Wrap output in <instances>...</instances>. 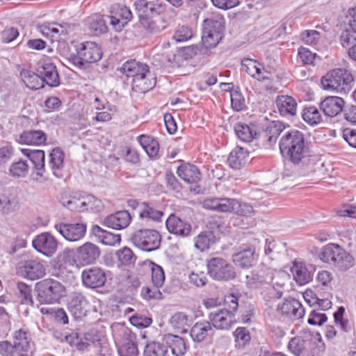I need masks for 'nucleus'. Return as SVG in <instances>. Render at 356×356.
I'll return each instance as SVG.
<instances>
[{
  "instance_id": "obj_20",
  "label": "nucleus",
  "mask_w": 356,
  "mask_h": 356,
  "mask_svg": "<svg viewBox=\"0 0 356 356\" xmlns=\"http://www.w3.org/2000/svg\"><path fill=\"white\" fill-rule=\"evenodd\" d=\"M277 310L280 314L293 319H299L304 315L305 311L300 302L295 298H287L279 303Z\"/></svg>"
},
{
  "instance_id": "obj_53",
  "label": "nucleus",
  "mask_w": 356,
  "mask_h": 356,
  "mask_svg": "<svg viewBox=\"0 0 356 356\" xmlns=\"http://www.w3.org/2000/svg\"><path fill=\"white\" fill-rule=\"evenodd\" d=\"M232 108L236 111L245 108V100L242 93L236 90L230 92Z\"/></svg>"
},
{
  "instance_id": "obj_33",
  "label": "nucleus",
  "mask_w": 356,
  "mask_h": 356,
  "mask_svg": "<svg viewBox=\"0 0 356 356\" xmlns=\"http://www.w3.org/2000/svg\"><path fill=\"white\" fill-rule=\"evenodd\" d=\"M22 152L33 163L34 168L38 171L37 175L42 176L44 172V152L41 149H23Z\"/></svg>"
},
{
  "instance_id": "obj_35",
  "label": "nucleus",
  "mask_w": 356,
  "mask_h": 356,
  "mask_svg": "<svg viewBox=\"0 0 356 356\" xmlns=\"http://www.w3.org/2000/svg\"><path fill=\"white\" fill-rule=\"evenodd\" d=\"M234 131L238 138L246 143L251 142L259 134L255 125H248L241 122H238L235 124Z\"/></svg>"
},
{
  "instance_id": "obj_34",
  "label": "nucleus",
  "mask_w": 356,
  "mask_h": 356,
  "mask_svg": "<svg viewBox=\"0 0 356 356\" xmlns=\"http://www.w3.org/2000/svg\"><path fill=\"white\" fill-rule=\"evenodd\" d=\"M47 136L41 130H30L24 131L18 139L19 143L26 145H40L45 143Z\"/></svg>"
},
{
  "instance_id": "obj_54",
  "label": "nucleus",
  "mask_w": 356,
  "mask_h": 356,
  "mask_svg": "<svg viewBox=\"0 0 356 356\" xmlns=\"http://www.w3.org/2000/svg\"><path fill=\"white\" fill-rule=\"evenodd\" d=\"M345 309L343 307L338 308L337 311L334 314L335 323L345 332H348L352 329L350 323L347 319L343 318Z\"/></svg>"
},
{
  "instance_id": "obj_1",
  "label": "nucleus",
  "mask_w": 356,
  "mask_h": 356,
  "mask_svg": "<svg viewBox=\"0 0 356 356\" xmlns=\"http://www.w3.org/2000/svg\"><path fill=\"white\" fill-rule=\"evenodd\" d=\"M279 147L282 156L294 164L303 162L309 155L304 134L296 129L287 131L282 136Z\"/></svg>"
},
{
  "instance_id": "obj_7",
  "label": "nucleus",
  "mask_w": 356,
  "mask_h": 356,
  "mask_svg": "<svg viewBox=\"0 0 356 356\" xmlns=\"http://www.w3.org/2000/svg\"><path fill=\"white\" fill-rule=\"evenodd\" d=\"M38 299L42 304H52L65 296V286L54 279H45L37 284Z\"/></svg>"
},
{
  "instance_id": "obj_36",
  "label": "nucleus",
  "mask_w": 356,
  "mask_h": 356,
  "mask_svg": "<svg viewBox=\"0 0 356 356\" xmlns=\"http://www.w3.org/2000/svg\"><path fill=\"white\" fill-rule=\"evenodd\" d=\"M248 156L249 153L246 149L236 147L229 154L228 158L229 166L234 169H240L247 163Z\"/></svg>"
},
{
  "instance_id": "obj_14",
  "label": "nucleus",
  "mask_w": 356,
  "mask_h": 356,
  "mask_svg": "<svg viewBox=\"0 0 356 356\" xmlns=\"http://www.w3.org/2000/svg\"><path fill=\"white\" fill-rule=\"evenodd\" d=\"M33 248L40 253L51 257L57 250L58 241L56 238L49 232L38 234L33 240Z\"/></svg>"
},
{
  "instance_id": "obj_51",
  "label": "nucleus",
  "mask_w": 356,
  "mask_h": 356,
  "mask_svg": "<svg viewBox=\"0 0 356 356\" xmlns=\"http://www.w3.org/2000/svg\"><path fill=\"white\" fill-rule=\"evenodd\" d=\"M49 165L53 170L61 169L63 166L65 154L59 147L52 149L49 154Z\"/></svg>"
},
{
  "instance_id": "obj_12",
  "label": "nucleus",
  "mask_w": 356,
  "mask_h": 356,
  "mask_svg": "<svg viewBox=\"0 0 356 356\" xmlns=\"http://www.w3.org/2000/svg\"><path fill=\"white\" fill-rule=\"evenodd\" d=\"M58 232L66 240L77 241L83 238L86 233L87 226L84 223H58L54 225Z\"/></svg>"
},
{
  "instance_id": "obj_27",
  "label": "nucleus",
  "mask_w": 356,
  "mask_h": 356,
  "mask_svg": "<svg viewBox=\"0 0 356 356\" xmlns=\"http://www.w3.org/2000/svg\"><path fill=\"white\" fill-rule=\"evenodd\" d=\"M275 104L279 113L283 117L294 116L297 112L296 100L289 95H279Z\"/></svg>"
},
{
  "instance_id": "obj_21",
  "label": "nucleus",
  "mask_w": 356,
  "mask_h": 356,
  "mask_svg": "<svg viewBox=\"0 0 356 356\" xmlns=\"http://www.w3.org/2000/svg\"><path fill=\"white\" fill-rule=\"evenodd\" d=\"M131 221V214L125 210L118 211L107 216L103 221V225L114 229H123L127 228Z\"/></svg>"
},
{
  "instance_id": "obj_2",
  "label": "nucleus",
  "mask_w": 356,
  "mask_h": 356,
  "mask_svg": "<svg viewBox=\"0 0 356 356\" xmlns=\"http://www.w3.org/2000/svg\"><path fill=\"white\" fill-rule=\"evenodd\" d=\"M120 71L132 78V88L138 92H146L156 85L154 74L147 64L131 60L125 62Z\"/></svg>"
},
{
  "instance_id": "obj_25",
  "label": "nucleus",
  "mask_w": 356,
  "mask_h": 356,
  "mask_svg": "<svg viewBox=\"0 0 356 356\" xmlns=\"http://www.w3.org/2000/svg\"><path fill=\"white\" fill-rule=\"evenodd\" d=\"M99 248L94 243L86 242L77 249V258L84 265L93 263L99 256Z\"/></svg>"
},
{
  "instance_id": "obj_31",
  "label": "nucleus",
  "mask_w": 356,
  "mask_h": 356,
  "mask_svg": "<svg viewBox=\"0 0 356 356\" xmlns=\"http://www.w3.org/2000/svg\"><path fill=\"white\" fill-rule=\"evenodd\" d=\"M177 173L181 179L189 184H197L201 178L199 169L190 163L181 165L178 167Z\"/></svg>"
},
{
  "instance_id": "obj_17",
  "label": "nucleus",
  "mask_w": 356,
  "mask_h": 356,
  "mask_svg": "<svg viewBox=\"0 0 356 356\" xmlns=\"http://www.w3.org/2000/svg\"><path fill=\"white\" fill-rule=\"evenodd\" d=\"M88 302L81 293H74L67 302V309L75 319L84 317L88 312Z\"/></svg>"
},
{
  "instance_id": "obj_10",
  "label": "nucleus",
  "mask_w": 356,
  "mask_h": 356,
  "mask_svg": "<svg viewBox=\"0 0 356 356\" xmlns=\"http://www.w3.org/2000/svg\"><path fill=\"white\" fill-rule=\"evenodd\" d=\"M208 274L218 281H228L236 277L234 266L222 257H212L207 261Z\"/></svg>"
},
{
  "instance_id": "obj_23",
  "label": "nucleus",
  "mask_w": 356,
  "mask_h": 356,
  "mask_svg": "<svg viewBox=\"0 0 356 356\" xmlns=\"http://www.w3.org/2000/svg\"><path fill=\"white\" fill-rule=\"evenodd\" d=\"M209 322L217 329H228L234 322V314L232 312L223 309L212 312L209 316Z\"/></svg>"
},
{
  "instance_id": "obj_19",
  "label": "nucleus",
  "mask_w": 356,
  "mask_h": 356,
  "mask_svg": "<svg viewBox=\"0 0 356 356\" xmlns=\"http://www.w3.org/2000/svg\"><path fill=\"white\" fill-rule=\"evenodd\" d=\"M38 72L43 83H45L50 87L59 86L60 79L56 67L50 60H44L38 67Z\"/></svg>"
},
{
  "instance_id": "obj_60",
  "label": "nucleus",
  "mask_w": 356,
  "mask_h": 356,
  "mask_svg": "<svg viewBox=\"0 0 356 356\" xmlns=\"http://www.w3.org/2000/svg\"><path fill=\"white\" fill-rule=\"evenodd\" d=\"M236 346L241 347L250 340L248 330L245 327H238L234 332Z\"/></svg>"
},
{
  "instance_id": "obj_61",
  "label": "nucleus",
  "mask_w": 356,
  "mask_h": 356,
  "mask_svg": "<svg viewBox=\"0 0 356 356\" xmlns=\"http://www.w3.org/2000/svg\"><path fill=\"white\" fill-rule=\"evenodd\" d=\"M298 54L302 63L305 65L312 64L316 55L315 53L312 52L309 49L303 47H300L298 49Z\"/></svg>"
},
{
  "instance_id": "obj_22",
  "label": "nucleus",
  "mask_w": 356,
  "mask_h": 356,
  "mask_svg": "<svg viewBox=\"0 0 356 356\" xmlns=\"http://www.w3.org/2000/svg\"><path fill=\"white\" fill-rule=\"evenodd\" d=\"M241 65L244 71L259 81L270 79L269 72L265 70L263 65L256 60L245 58L242 60Z\"/></svg>"
},
{
  "instance_id": "obj_30",
  "label": "nucleus",
  "mask_w": 356,
  "mask_h": 356,
  "mask_svg": "<svg viewBox=\"0 0 356 356\" xmlns=\"http://www.w3.org/2000/svg\"><path fill=\"white\" fill-rule=\"evenodd\" d=\"M165 224L168 230L177 235L185 236L191 232V225L173 214L168 217Z\"/></svg>"
},
{
  "instance_id": "obj_24",
  "label": "nucleus",
  "mask_w": 356,
  "mask_h": 356,
  "mask_svg": "<svg viewBox=\"0 0 356 356\" xmlns=\"http://www.w3.org/2000/svg\"><path fill=\"white\" fill-rule=\"evenodd\" d=\"M254 252V245H244L238 252L233 255V261L241 268H250L255 262Z\"/></svg>"
},
{
  "instance_id": "obj_57",
  "label": "nucleus",
  "mask_w": 356,
  "mask_h": 356,
  "mask_svg": "<svg viewBox=\"0 0 356 356\" xmlns=\"http://www.w3.org/2000/svg\"><path fill=\"white\" fill-rule=\"evenodd\" d=\"M17 287L22 297V303L33 305V301L31 296V288L24 283H19Z\"/></svg>"
},
{
  "instance_id": "obj_58",
  "label": "nucleus",
  "mask_w": 356,
  "mask_h": 356,
  "mask_svg": "<svg viewBox=\"0 0 356 356\" xmlns=\"http://www.w3.org/2000/svg\"><path fill=\"white\" fill-rule=\"evenodd\" d=\"M159 288V287L156 286L153 288L149 286H144L141 289L140 295L143 298L147 300L152 299H161L162 298V293Z\"/></svg>"
},
{
  "instance_id": "obj_13",
  "label": "nucleus",
  "mask_w": 356,
  "mask_h": 356,
  "mask_svg": "<svg viewBox=\"0 0 356 356\" xmlns=\"http://www.w3.org/2000/svg\"><path fill=\"white\" fill-rule=\"evenodd\" d=\"M202 207L205 209L216 211L218 212H234L240 215H246L251 212V208L247 206L245 202H227L220 204L219 202H202Z\"/></svg>"
},
{
  "instance_id": "obj_50",
  "label": "nucleus",
  "mask_w": 356,
  "mask_h": 356,
  "mask_svg": "<svg viewBox=\"0 0 356 356\" xmlns=\"http://www.w3.org/2000/svg\"><path fill=\"white\" fill-rule=\"evenodd\" d=\"M28 172L29 165L22 160L13 163L9 168L10 175L15 178L25 177Z\"/></svg>"
},
{
  "instance_id": "obj_9",
  "label": "nucleus",
  "mask_w": 356,
  "mask_h": 356,
  "mask_svg": "<svg viewBox=\"0 0 356 356\" xmlns=\"http://www.w3.org/2000/svg\"><path fill=\"white\" fill-rule=\"evenodd\" d=\"M130 240L138 248L146 252H151L159 248L161 236L154 229H141L135 231L131 234Z\"/></svg>"
},
{
  "instance_id": "obj_48",
  "label": "nucleus",
  "mask_w": 356,
  "mask_h": 356,
  "mask_svg": "<svg viewBox=\"0 0 356 356\" xmlns=\"http://www.w3.org/2000/svg\"><path fill=\"white\" fill-rule=\"evenodd\" d=\"M167 352V346L152 341L147 344L144 350V356H165Z\"/></svg>"
},
{
  "instance_id": "obj_28",
  "label": "nucleus",
  "mask_w": 356,
  "mask_h": 356,
  "mask_svg": "<svg viewBox=\"0 0 356 356\" xmlns=\"http://www.w3.org/2000/svg\"><path fill=\"white\" fill-rule=\"evenodd\" d=\"M291 272L294 280L300 285L306 284L312 280V271L301 261H294L291 267Z\"/></svg>"
},
{
  "instance_id": "obj_5",
  "label": "nucleus",
  "mask_w": 356,
  "mask_h": 356,
  "mask_svg": "<svg viewBox=\"0 0 356 356\" xmlns=\"http://www.w3.org/2000/svg\"><path fill=\"white\" fill-rule=\"evenodd\" d=\"M319 258L323 262L334 265L340 270H346L355 264L353 257L335 243H328L323 246Z\"/></svg>"
},
{
  "instance_id": "obj_45",
  "label": "nucleus",
  "mask_w": 356,
  "mask_h": 356,
  "mask_svg": "<svg viewBox=\"0 0 356 356\" xmlns=\"http://www.w3.org/2000/svg\"><path fill=\"white\" fill-rule=\"evenodd\" d=\"M144 265L151 270L152 282L154 286L161 287L165 281V275L163 268L151 261H145Z\"/></svg>"
},
{
  "instance_id": "obj_44",
  "label": "nucleus",
  "mask_w": 356,
  "mask_h": 356,
  "mask_svg": "<svg viewBox=\"0 0 356 356\" xmlns=\"http://www.w3.org/2000/svg\"><path fill=\"white\" fill-rule=\"evenodd\" d=\"M216 241V236L213 232H201L195 238V246L200 251H204L209 249L211 245L214 244Z\"/></svg>"
},
{
  "instance_id": "obj_32",
  "label": "nucleus",
  "mask_w": 356,
  "mask_h": 356,
  "mask_svg": "<svg viewBox=\"0 0 356 356\" xmlns=\"http://www.w3.org/2000/svg\"><path fill=\"white\" fill-rule=\"evenodd\" d=\"M88 30L94 35H99L107 31L105 15L94 14L86 19Z\"/></svg>"
},
{
  "instance_id": "obj_39",
  "label": "nucleus",
  "mask_w": 356,
  "mask_h": 356,
  "mask_svg": "<svg viewBox=\"0 0 356 356\" xmlns=\"http://www.w3.org/2000/svg\"><path fill=\"white\" fill-rule=\"evenodd\" d=\"M67 204L63 205L70 210L76 209L74 204L76 202H66ZM104 209V205L102 202H81L78 207L77 210L79 212L88 211L92 213H98L102 211Z\"/></svg>"
},
{
  "instance_id": "obj_63",
  "label": "nucleus",
  "mask_w": 356,
  "mask_h": 356,
  "mask_svg": "<svg viewBox=\"0 0 356 356\" xmlns=\"http://www.w3.org/2000/svg\"><path fill=\"white\" fill-rule=\"evenodd\" d=\"M301 38L307 44H316L320 38V33L315 30H307L302 33Z\"/></svg>"
},
{
  "instance_id": "obj_42",
  "label": "nucleus",
  "mask_w": 356,
  "mask_h": 356,
  "mask_svg": "<svg viewBox=\"0 0 356 356\" xmlns=\"http://www.w3.org/2000/svg\"><path fill=\"white\" fill-rule=\"evenodd\" d=\"M20 76L26 86L31 90H38L44 86V83L39 73L23 70Z\"/></svg>"
},
{
  "instance_id": "obj_4",
  "label": "nucleus",
  "mask_w": 356,
  "mask_h": 356,
  "mask_svg": "<svg viewBox=\"0 0 356 356\" xmlns=\"http://www.w3.org/2000/svg\"><path fill=\"white\" fill-rule=\"evenodd\" d=\"M353 82L352 74L343 68L330 70L321 80L324 90L335 91L340 94H347L352 89Z\"/></svg>"
},
{
  "instance_id": "obj_52",
  "label": "nucleus",
  "mask_w": 356,
  "mask_h": 356,
  "mask_svg": "<svg viewBox=\"0 0 356 356\" xmlns=\"http://www.w3.org/2000/svg\"><path fill=\"white\" fill-rule=\"evenodd\" d=\"M117 257L121 264L124 266L134 264L136 260V257L132 250L127 247L118 250L117 252Z\"/></svg>"
},
{
  "instance_id": "obj_62",
  "label": "nucleus",
  "mask_w": 356,
  "mask_h": 356,
  "mask_svg": "<svg viewBox=\"0 0 356 356\" xmlns=\"http://www.w3.org/2000/svg\"><path fill=\"white\" fill-rule=\"evenodd\" d=\"M264 298L266 300L279 299L282 296V291L280 289H277L275 285H268L262 292Z\"/></svg>"
},
{
  "instance_id": "obj_26",
  "label": "nucleus",
  "mask_w": 356,
  "mask_h": 356,
  "mask_svg": "<svg viewBox=\"0 0 356 356\" xmlns=\"http://www.w3.org/2000/svg\"><path fill=\"white\" fill-rule=\"evenodd\" d=\"M343 106L344 101L342 98L330 96L321 102L320 108L326 116L334 117L343 110Z\"/></svg>"
},
{
  "instance_id": "obj_18",
  "label": "nucleus",
  "mask_w": 356,
  "mask_h": 356,
  "mask_svg": "<svg viewBox=\"0 0 356 356\" xmlns=\"http://www.w3.org/2000/svg\"><path fill=\"white\" fill-rule=\"evenodd\" d=\"M83 284L88 288H97L103 286L106 280L105 273L98 267L88 268L82 271Z\"/></svg>"
},
{
  "instance_id": "obj_15",
  "label": "nucleus",
  "mask_w": 356,
  "mask_h": 356,
  "mask_svg": "<svg viewBox=\"0 0 356 356\" xmlns=\"http://www.w3.org/2000/svg\"><path fill=\"white\" fill-rule=\"evenodd\" d=\"M134 6L139 13V17L159 15L163 13L165 4L161 0H136Z\"/></svg>"
},
{
  "instance_id": "obj_49",
  "label": "nucleus",
  "mask_w": 356,
  "mask_h": 356,
  "mask_svg": "<svg viewBox=\"0 0 356 356\" xmlns=\"http://www.w3.org/2000/svg\"><path fill=\"white\" fill-rule=\"evenodd\" d=\"M138 212L140 218H146L154 220H160L163 216V213L161 211L154 209L145 202L141 203Z\"/></svg>"
},
{
  "instance_id": "obj_59",
  "label": "nucleus",
  "mask_w": 356,
  "mask_h": 356,
  "mask_svg": "<svg viewBox=\"0 0 356 356\" xmlns=\"http://www.w3.org/2000/svg\"><path fill=\"white\" fill-rule=\"evenodd\" d=\"M188 279L191 284L197 287L204 286L208 281L207 275L203 271L192 272L190 273Z\"/></svg>"
},
{
  "instance_id": "obj_11",
  "label": "nucleus",
  "mask_w": 356,
  "mask_h": 356,
  "mask_svg": "<svg viewBox=\"0 0 356 356\" xmlns=\"http://www.w3.org/2000/svg\"><path fill=\"white\" fill-rule=\"evenodd\" d=\"M17 273L26 279L35 280L44 276L46 268L44 261L38 259H29L22 261L18 264Z\"/></svg>"
},
{
  "instance_id": "obj_41",
  "label": "nucleus",
  "mask_w": 356,
  "mask_h": 356,
  "mask_svg": "<svg viewBox=\"0 0 356 356\" xmlns=\"http://www.w3.org/2000/svg\"><path fill=\"white\" fill-rule=\"evenodd\" d=\"M169 323L177 332L183 333L187 332L191 325V319L184 312H177L171 316Z\"/></svg>"
},
{
  "instance_id": "obj_37",
  "label": "nucleus",
  "mask_w": 356,
  "mask_h": 356,
  "mask_svg": "<svg viewBox=\"0 0 356 356\" xmlns=\"http://www.w3.org/2000/svg\"><path fill=\"white\" fill-rule=\"evenodd\" d=\"M213 330L209 321L197 322L191 329L190 334L194 341H202Z\"/></svg>"
},
{
  "instance_id": "obj_29",
  "label": "nucleus",
  "mask_w": 356,
  "mask_h": 356,
  "mask_svg": "<svg viewBox=\"0 0 356 356\" xmlns=\"http://www.w3.org/2000/svg\"><path fill=\"white\" fill-rule=\"evenodd\" d=\"M91 231L98 241L106 245L115 246L120 244V234L108 232L97 225L92 226Z\"/></svg>"
},
{
  "instance_id": "obj_6",
  "label": "nucleus",
  "mask_w": 356,
  "mask_h": 356,
  "mask_svg": "<svg viewBox=\"0 0 356 356\" xmlns=\"http://www.w3.org/2000/svg\"><path fill=\"white\" fill-rule=\"evenodd\" d=\"M102 56V49L95 42H86L80 44L76 54L70 56L68 60L74 66L84 69L88 64L99 61Z\"/></svg>"
},
{
  "instance_id": "obj_56",
  "label": "nucleus",
  "mask_w": 356,
  "mask_h": 356,
  "mask_svg": "<svg viewBox=\"0 0 356 356\" xmlns=\"http://www.w3.org/2000/svg\"><path fill=\"white\" fill-rule=\"evenodd\" d=\"M193 35L191 28L182 26L175 32L173 38L177 42H185L190 40Z\"/></svg>"
},
{
  "instance_id": "obj_64",
  "label": "nucleus",
  "mask_w": 356,
  "mask_h": 356,
  "mask_svg": "<svg viewBox=\"0 0 356 356\" xmlns=\"http://www.w3.org/2000/svg\"><path fill=\"white\" fill-rule=\"evenodd\" d=\"M340 43L343 48L350 50V47L356 43V38L349 31L346 30L342 32L340 36Z\"/></svg>"
},
{
  "instance_id": "obj_38",
  "label": "nucleus",
  "mask_w": 356,
  "mask_h": 356,
  "mask_svg": "<svg viewBox=\"0 0 356 356\" xmlns=\"http://www.w3.org/2000/svg\"><path fill=\"white\" fill-rule=\"evenodd\" d=\"M143 27L151 33H159L165 29V22L159 17H140Z\"/></svg>"
},
{
  "instance_id": "obj_46",
  "label": "nucleus",
  "mask_w": 356,
  "mask_h": 356,
  "mask_svg": "<svg viewBox=\"0 0 356 356\" xmlns=\"http://www.w3.org/2000/svg\"><path fill=\"white\" fill-rule=\"evenodd\" d=\"M138 143L143 149L150 156H156L159 150V143L156 140L145 135H140L137 138Z\"/></svg>"
},
{
  "instance_id": "obj_43",
  "label": "nucleus",
  "mask_w": 356,
  "mask_h": 356,
  "mask_svg": "<svg viewBox=\"0 0 356 356\" xmlns=\"http://www.w3.org/2000/svg\"><path fill=\"white\" fill-rule=\"evenodd\" d=\"M165 341L175 356H182L186 351V346L184 339L179 336L168 334L165 336Z\"/></svg>"
},
{
  "instance_id": "obj_40",
  "label": "nucleus",
  "mask_w": 356,
  "mask_h": 356,
  "mask_svg": "<svg viewBox=\"0 0 356 356\" xmlns=\"http://www.w3.org/2000/svg\"><path fill=\"white\" fill-rule=\"evenodd\" d=\"M286 129L284 124L280 121H273L266 128L264 137L266 138L269 145L275 144L279 136Z\"/></svg>"
},
{
  "instance_id": "obj_3",
  "label": "nucleus",
  "mask_w": 356,
  "mask_h": 356,
  "mask_svg": "<svg viewBox=\"0 0 356 356\" xmlns=\"http://www.w3.org/2000/svg\"><path fill=\"white\" fill-rule=\"evenodd\" d=\"M33 342L30 332L24 328L13 333V343L8 341H0L1 356H30L33 352Z\"/></svg>"
},
{
  "instance_id": "obj_16",
  "label": "nucleus",
  "mask_w": 356,
  "mask_h": 356,
  "mask_svg": "<svg viewBox=\"0 0 356 356\" xmlns=\"http://www.w3.org/2000/svg\"><path fill=\"white\" fill-rule=\"evenodd\" d=\"M120 339L118 353L120 356H138V350L136 346V336L127 328H122L120 332Z\"/></svg>"
},
{
  "instance_id": "obj_8",
  "label": "nucleus",
  "mask_w": 356,
  "mask_h": 356,
  "mask_svg": "<svg viewBox=\"0 0 356 356\" xmlns=\"http://www.w3.org/2000/svg\"><path fill=\"white\" fill-rule=\"evenodd\" d=\"M225 19L222 17L207 19L204 21L202 40L207 49L215 47L222 38Z\"/></svg>"
},
{
  "instance_id": "obj_47",
  "label": "nucleus",
  "mask_w": 356,
  "mask_h": 356,
  "mask_svg": "<svg viewBox=\"0 0 356 356\" xmlns=\"http://www.w3.org/2000/svg\"><path fill=\"white\" fill-rule=\"evenodd\" d=\"M302 119L310 125H316L319 124L321 120V115L315 106L306 107L302 112Z\"/></svg>"
},
{
  "instance_id": "obj_55",
  "label": "nucleus",
  "mask_w": 356,
  "mask_h": 356,
  "mask_svg": "<svg viewBox=\"0 0 356 356\" xmlns=\"http://www.w3.org/2000/svg\"><path fill=\"white\" fill-rule=\"evenodd\" d=\"M339 216L356 218V202H347L343 203L337 210Z\"/></svg>"
}]
</instances>
